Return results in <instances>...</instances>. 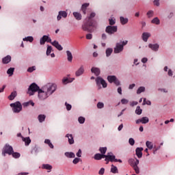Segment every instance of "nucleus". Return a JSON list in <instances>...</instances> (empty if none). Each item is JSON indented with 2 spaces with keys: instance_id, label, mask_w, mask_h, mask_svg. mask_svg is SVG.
I'll list each match as a JSON object with an SVG mask.
<instances>
[{
  "instance_id": "nucleus-10",
  "label": "nucleus",
  "mask_w": 175,
  "mask_h": 175,
  "mask_svg": "<svg viewBox=\"0 0 175 175\" xmlns=\"http://www.w3.org/2000/svg\"><path fill=\"white\" fill-rule=\"evenodd\" d=\"M68 17V12L66 11H59L57 16V21H61L62 18H66Z\"/></svg>"
},
{
  "instance_id": "nucleus-23",
  "label": "nucleus",
  "mask_w": 175,
  "mask_h": 175,
  "mask_svg": "<svg viewBox=\"0 0 175 175\" xmlns=\"http://www.w3.org/2000/svg\"><path fill=\"white\" fill-rule=\"evenodd\" d=\"M40 151V148L35 146L34 147L32 148L31 149V154H34L35 155H38V153Z\"/></svg>"
},
{
  "instance_id": "nucleus-17",
  "label": "nucleus",
  "mask_w": 175,
  "mask_h": 175,
  "mask_svg": "<svg viewBox=\"0 0 175 175\" xmlns=\"http://www.w3.org/2000/svg\"><path fill=\"white\" fill-rule=\"evenodd\" d=\"M139 159H136L135 163L133 166V167L137 174H139V173H140V170L139 169V166H137V165H139Z\"/></svg>"
},
{
  "instance_id": "nucleus-3",
  "label": "nucleus",
  "mask_w": 175,
  "mask_h": 175,
  "mask_svg": "<svg viewBox=\"0 0 175 175\" xmlns=\"http://www.w3.org/2000/svg\"><path fill=\"white\" fill-rule=\"evenodd\" d=\"M10 107H12V111L14 113H20V111L23 110V105H21V103H20V101H16L14 103H11Z\"/></svg>"
},
{
  "instance_id": "nucleus-62",
  "label": "nucleus",
  "mask_w": 175,
  "mask_h": 175,
  "mask_svg": "<svg viewBox=\"0 0 175 175\" xmlns=\"http://www.w3.org/2000/svg\"><path fill=\"white\" fill-rule=\"evenodd\" d=\"M76 155H77V157H78V158H81V149H79L78 150V152H77Z\"/></svg>"
},
{
  "instance_id": "nucleus-26",
  "label": "nucleus",
  "mask_w": 175,
  "mask_h": 175,
  "mask_svg": "<svg viewBox=\"0 0 175 175\" xmlns=\"http://www.w3.org/2000/svg\"><path fill=\"white\" fill-rule=\"evenodd\" d=\"M64 155L67 158H75L76 157V154L73 152H66Z\"/></svg>"
},
{
  "instance_id": "nucleus-41",
  "label": "nucleus",
  "mask_w": 175,
  "mask_h": 175,
  "mask_svg": "<svg viewBox=\"0 0 175 175\" xmlns=\"http://www.w3.org/2000/svg\"><path fill=\"white\" fill-rule=\"evenodd\" d=\"M73 16L76 18V20H81V14L79 12H73Z\"/></svg>"
},
{
  "instance_id": "nucleus-33",
  "label": "nucleus",
  "mask_w": 175,
  "mask_h": 175,
  "mask_svg": "<svg viewBox=\"0 0 175 175\" xmlns=\"http://www.w3.org/2000/svg\"><path fill=\"white\" fill-rule=\"evenodd\" d=\"M38 120L39 122H44L46 120V115L40 114L38 116Z\"/></svg>"
},
{
  "instance_id": "nucleus-31",
  "label": "nucleus",
  "mask_w": 175,
  "mask_h": 175,
  "mask_svg": "<svg viewBox=\"0 0 175 175\" xmlns=\"http://www.w3.org/2000/svg\"><path fill=\"white\" fill-rule=\"evenodd\" d=\"M17 96V92H12L11 94L8 96L10 100H13L14 98Z\"/></svg>"
},
{
  "instance_id": "nucleus-40",
  "label": "nucleus",
  "mask_w": 175,
  "mask_h": 175,
  "mask_svg": "<svg viewBox=\"0 0 175 175\" xmlns=\"http://www.w3.org/2000/svg\"><path fill=\"white\" fill-rule=\"evenodd\" d=\"M99 151L101 153V155H105L106 154V151H107V147H100L99 148Z\"/></svg>"
},
{
  "instance_id": "nucleus-1",
  "label": "nucleus",
  "mask_w": 175,
  "mask_h": 175,
  "mask_svg": "<svg viewBox=\"0 0 175 175\" xmlns=\"http://www.w3.org/2000/svg\"><path fill=\"white\" fill-rule=\"evenodd\" d=\"M57 84L49 83L41 88L35 83H31L28 88V94L30 96L38 92V98L40 100H46L49 96H51L57 91Z\"/></svg>"
},
{
  "instance_id": "nucleus-34",
  "label": "nucleus",
  "mask_w": 175,
  "mask_h": 175,
  "mask_svg": "<svg viewBox=\"0 0 175 175\" xmlns=\"http://www.w3.org/2000/svg\"><path fill=\"white\" fill-rule=\"evenodd\" d=\"M111 172L113 173V174L118 173V168H117V167L115 166L114 165H111Z\"/></svg>"
},
{
  "instance_id": "nucleus-53",
  "label": "nucleus",
  "mask_w": 175,
  "mask_h": 175,
  "mask_svg": "<svg viewBox=\"0 0 175 175\" xmlns=\"http://www.w3.org/2000/svg\"><path fill=\"white\" fill-rule=\"evenodd\" d=\"M33 70H36V66L29 67L27 69V72H29V73H32V72H33Z\"/></svg>"
},
{
  "instance_id": "nucleus-59",
  "label": "nucleus",
  "mask_w": 175,
  "mask_h": 175,
  "mask_svg": "<svg viewBox=\"0 0 175 175\" xmlns=\"http://www.w3.org/2000/svg\"><path fill=\"white\" fill-rule=\"evenodd\" d=\"M153 3L154 6H159L160 5L159 0H154Z\"/></svg>"
},
{
  "instance_id": "nucleus-48",
  "label": "nucleus",
  "mask_w": 175,
  "mask_h": 175,
  "mask_svg": "<svg viewBox=\"0 0 175 175\" xmlns=\"http://www.w3.org/2000/svg\"><path fill=\"white\" fill-rule=\"evenodd\" d=\"M11 155H12L13 158L17 159L20 158L21 154L18 152H14V151H13Z\"/></svg>"
},
{
  "instance_id": "nucleus-60",
  "label": "nucleus",
  "mask_w": 175,
  "mask_h": 175,
  "mask_svg": "<svg viewBox=\"0 0 175 175\" xmlns=\"http://www.w3.org/2000/svg\"><path fill=\"white\" fill-rule=\"evenodd\" d=\"M86 39H88V40H91V39H92V34L91 33H88L86 35Z\"/></svg>"
},
{
  "instance_id": "nucleus-54",
  "label": "nucleus",
  "mask_w": 175,
  "mask_h": 175,
  "mask_svg": "<svg viewBox=\"0 0 175 175\" xmlns=\"http://www.w3.org/2000/svg\"><path fill=\"white\" fill-rule=\"evenodd\" d=\"M129 143L130 146H135V139L133 138H130L129 139Z\"/></svg>"
},
{
  "instance_id": "nucleus-51",
  "label": "nucleus",
  "mask_w": 175,
  "mask_h": 175,
  "mask_svg": "<svg viewBox=\"0 0 175 175\" xmlns=\"http://www.w3.org/2000/svg\"><path fill=\"white\" fill-rule=\"evenodd\" d=\"M97 107L98 109H103V107H105V104L102 102H98L97 103Z\"/></svg>"
},
{
  "instance_id": "nucleus-15",
  "label": "nucleus",
  "mask_w": 175,
  "mask_h": 175,
  "mask_svg": "<svg viewBox=\"0 0 175 175\" xmlns=\"http://www.w3.org/2000/svg\"><path fill=\"white\" fill-rule=\"evenodd\" d=\"M149 49H151L152 51H158L159 50V44H149Z\"/></svg>"
},
{
  "instance_id": "nucleus-13",
  "label": "nucleus",
  "mask_w": 175,
  "mask_h": 175,
  "mask_svg": "<svg viewBox=\"0 0 175 175\" xmlns=\"http://www.w3.org/2000/svg\"><path fill=\"white\" fill-rule=\"evenodd\" d=\"M51 51H53V47L50 45H47V49H46V55H50L51 58L55 57V54L54 53H51Z\"/></svg>"
},
{
  "instance_id": "nucleus-45",
  "label": "nucleus",
  "mask_w": 175,
  "mask_h": 175,
  "mask_svg": "<svg viewBox=\"0 0 175 175\" xmlns=\"http://www.w3.org/2000/svg\"><path fill=\"white\" fill-rule=\"evenodd\" d=\"M111 53H113V49H111V48L107 49V50H106L107 57H110V55H111Z\"/></svg>"
},
{
  "instance_id": "nucleus-32",
  "label": "nucleus",
  "mask_w": 175,
  "mask_h": 175,
  "mask_svg": "<svg viewBox=\"0 0 175 175\" xmlns=\"http://www.w3.org/2000/svg\"><path fill=\"white\" fill-rule=\"evenodd\" d=\"M146 92V88L144 86H140L137 90V95H139V94H142V92Z\"/></svg>"
},
{
  "instance_id": "nucleus-39",
  "label": "nucleus",
  "mask_w": 175,
  "mask_h": 175,
  "mask_svg": "<svg viewBox=\"0 0 175 175\" xmlns=\"http://www.w3.org/2000/svg\"><path fill=\"white\" fill-rule=\"evenodd\" d=\"M152 24H156V25H159L161 24V21H159V18L158 17H155L152 20Z\"/></svg>"
},
{
  "instance_id": "nucleus-36",
  "label": "nucleus",
  "mask_w": 175,
  "mask_h": 175,
  "mask_svg": "<svg viewBox=\"0 0 175 175\" xmlns=\"http://www.w3.org/2000/svg\"><path fill=\"white\" fill-rule=\"evenodd\" d=\"M44 143L45 144H48L49 147H50V148H54V145H53V144L51 143V141L49 139H46L44 140Z\"/></svg>"
},
{
  "instance_id": "nucleus-43",
  "label": "nucleus",
  "mask_w": 175,
  "mask_h": 175,
  "mask_svg": "<svg viewBox=\"0 0 175 175\" xmlns=\"http://www.w3.org/2000/svg\"><path fill=\"white\" fill-rule=\"evenodd\" d=\"M150 119L147 117H143L141 118V124H148Z\"/></svg>"
},
{
  "instance_id": "nucleus-14",
  "label": "nucleus",
  "mask_w": 175,
  "mask_h": 175,
  "mask_svg": "<svg viewBox=\"0 0 175 175\" xmlns=\"http://www.w3.org/2000/svg\"><path fill=\"white\" fill-rule=\"evenodd\" d=\"M135 154L137 155V158H142L143 157V148H137L135 149Z\"/></svg>"
},
{
  "instance_id": "nucleus-38",
  "label": "nucleus",
  "mask_w": 175,
  "mask_h": 175,
  "mask_svg": "<svg viewBox=\"0 0 175 175\" xmlns=\"http://www.w3.org/2000/svg\"><path fill=\"white\" fill-rule=\"evenodd\" d=\"M146 146L148 148H149V150H152L154 145L152 144V142H150V141H147L146 142Z\"/></svg>"
},
{
  "instance_id": "nucleus-57",
  "label": "nucleus",
  "mask_w": 175,
  "mask_h": 175,
  "mask_svg": "<svg viewBox=\"0 0 175 175\" xmlns=\"http://www.w3.org/2000/svg\"><path fill=\"white\" fill-rule=\"evenodd\" d=\"M129 102V100H126V98H122L121 100L122 105H126Z\"/></svg>"
},
{
  "instance_id": "nucleus-52",
  "label": "nucleus",
  "mask_w": 175,
  "mask_h": 175,
  "mask_svg": "<svg viewBox=\"0 0 175 175\" xmlns=\"http://www.w3.org/2000/svg\"><path fill=\"white\" fill-rule=\"evenodd\" d=\"M65 106L66 107V110H68V111L72 110V105L68 103H65Z\"/></svg>"
},
{
  "instance_id": "nucleus-7",
  "label": "nucleus",
  "mask_w": 175,
  "mask_h": 175,
  "mask_svg": "<svg viewBox=\"0 0 175 175\" xmlns=\"http://www.w3.org/2000/svg\"><path fill=\"white\" fill-rule=\"evenodd\" d=\"M118 31L117 26H111L109 25L105 29V32L108 33V35H113Z\"/></svg>"
},
{
  "instance_id": "nucleus-58",
  "label": "nucleus",
  "mask_w": 175,
  "mask_h": 175,
  "mask_svg": "<svg viewBox=\"0 0 175 175\" xmlns=\"http://www.w3.org/2000/svg\"><path fill=\"white\" fill-rule=\"evenodd\" d=\"M138 103H137V101H133L130 103V106H131V107H133L134 106H137Z\"/></svg>"
},
{
  "instance_id": "nucleus-18",
  "label": "nucleus",
  "mask_w": 175,
  "mask_h": 175,
  "mask_svg": "<svg viewBox=\"0 0 175 175\" xmlns=\"http://www.w3.org/2000/svg\"><path fill=\"white\" fill-rule=\"evenodd\" d=\"M65 137L68 139L69 144H75V139L73 138V135L68 133L66 135Z\"/></svg>"
},
{
  "instance_id": "nucleus-56",
  "label": "nucleus",
  "mask_w": 175,
  "mask_h": 175,
  "mask_svg": "<svg viewBox=\"0 0 175 175\" xmlns=\"http://www.w3.org/2000/svg\"><path fill=\"white\" fill-rule=\"evenodd\" d=\"M80 162V159L76 157L74 159V160L72 161V163H74V165H77V163Z\"/></svg>"
},
{
  "instance_id": "nucleus-21",
  "label": "nucleus",
  "mask_w": 175,
  "mask_h": 175,
  "mask_svg": "<svg viewBox=\"0 0 175 175\" xmlns=\"http://www.w3.org/2000/svg\"><path fill=\"white\" fill-rule=\"evenodd\" d=\"M66 55H67V61L68 62H72L73 61V55H72V52L70 51H66Z\"/></svg>"
},
{
  "instance_id": "nucleus-63",
  "label": "nucleus",
  "mask_w": 175,
  "mask_h": 175,
  "mask_svg": "<svg viewBox=\"0 0 175 175\" xmlns=\"http://www.w3.org/2000/svg\"><path fill=\"white\" fill-rule=\"evenodd\" d=\"M135 87H136V84L132 83V84L129 85V90H133V88H135Z\"/></svg>"
},
{
  "instance_id": "nucleus-12",
  "label": "nucleus",
  "mask_w": 175,
  "mask_h": 175,
  "mask_svg": "<svg viewBox=\"0 0 175 175\" xmlns=\"http://www.w3.org/2000/svg\"><path fill=\"white\" fill-rule=\"evenodd\" d=\"M51 44L52 46H54L57 50H59V51H62L64 50V47L61 44H59V42L57 40H54L53 42H51Z\"/></svg>"
},
{
  "instance_id": "nucleus-19",
  "label": "nucleus",
  "mask_w": 175,
  "mask_h": 175,
  "mask_svg": "<svg viewBox=\"0 0 175 175\" xmlns=\"http://www.w3.org/2000/svg\"><path fill=\"white\" fill-rule=\"evenodd\" d=\"M92 73H94L95 76H99L100 75V69L96 67H92L91 69Z\"/></svg>"
},
{
  "instance_id": "nucleus-42",
  "label": "nucleus",
  "mask_w": 175,
  "mask_h": 175,
  "mask_svg": "<svg viewBox=\"0 0 175 175\" xmlns=\"http://www.w3.org/2000/svg\"><path fill=\"white\" fill-rule=\"evenodd\" d=\"M14 73V68H10L7 70V74L9 75V77H11V76Z\"/></svg>"
},
{
  "instance_id": "nucleus-28",
  "label": "nucleus",
  "mask_w": 175,
  "mask_h": 175,
  "mask_svg": "<svg viewBox=\"0 0 175 175\" xmlns=\"http://www.w3.org/2000/svg\"><path fill=\"white\" fill-rule=\"evenodd\" d=\"M90 6V3H85L82 5V7H81V10L83 13V14H85V10H87V8H88Z\"/></svg>"
},
{
  "instance_id": "nucleus-20",
  "label": "nucleus",
  "mask_w": 175,
  "mask_h": 175,
  "mask_svg": "<svg viewBox=\"0 0 175 175\" xmlns=\"http://www.w3.org/2000/svg\"><path fill=\"white\" fill-rule=\"evenodd\" d=\"M84 73V66H81L79 70H77L75 72V75L77 77H79V76H81Z\"/></svg>"
},
{
  "instance_id": "nucleus-37",
  "label": "nucleus",
  "mask_w": 175,
  "mask_h": 175,
  "mask_svg": "<svg viewBox=\"0 0 175 175\" xmlns=\"http://www.w3.org/2000/svg\"><path fill=\"white\" fill-rule=\"evenodd\" d=\"M24 42H30V43H32L33 42V37L32 36H27L23 39Z\"/></svg>"
},
{
  "instance_id": "nucleus-44",
  "label": "nucleus",
  "mask_w": 175,
  "mask_h": 175,
  "mask_svg": "<svg viewBox=\"0 0 175 175\" xmlns=\"http://www.w3.org/2000/svg\"><path fill=\"white\" fill-rule=\"evenodd\" d=\"M143 113V109L140 108V106H137L135 109V114H137V116H140Z\"/></svg>"
},
{
  "instance_id": "nucleus-5",
  "label": "nucleus",
  "mask_w": 175,
  "mask_h": 175,
  "mask_svg": "<svg viewBox=\"0 0 175 175\" xmlns=\"http://www.w3.org/2000/svg\"><path fill=\"white\" fill-rule=\"evenodd\" d=\"M13 151V147L9 145V144H6L3 148L2 155H3V157H5V154H8V155H12Z\"/></svg>"
},
{
  "instance_id": "nucleus-61",
  "label": "nucleus",
  "mask_w": 175,
  "mask_h": 175,
  "mask_svg": "<svg viewBox=\"0 0 175 175\" xmlns=\"http://www.w3.org/2000/svg\"><path fill=\"white\" fill-rule=\"evenodd\" d=\"M98 174H100V175H103V174H105V168H101L100 170H99V172H98Z\"/></svg>"
},
{
  "instance_id": "nucleus-50",
  "label": "nucleus",
  "mask_w": 175,
  "mask_h": 175,
  "mask_svg": "<svg viewBox=\"0 0 175 175\" xmlns=\"http://www.w3.org/2000/svg\"><path fill=\"white\" fill-rule=\"evenodd\" d=\"M129 163L133 167V166H135V163H136V161H135V160L133 159H129Z\"/></svg>"
},
{
  "instance_id": "nucleus-49",
  "label": "nucleus",
  "mask_w": 175,
  "mask_h": 175,
  "mask_svg": "<svg viewBox=\"0 0 175 175\" xmlns=\"http://www.w3.org/2000/svg\"><path fill=\"white\" fill-rule=\"evenodd\" d=\"M174 16V12H170L167 16V18H168V20H170L171 18H173Z\"/></svg>"
},
{
  "instance_id": "nucleus-55",
  "label": "nucleus",
  "mask_w": 175,
  "mask_h": 175,
  "mask_svg": "<svg viewBox=\"0 0 175 175\" xmlns=\"http://www.w3.org/2000/svg\"><path fill=\"white\" fill-rule=\"evenodd\" d=\"M116 24V19L114 18L109 19V25H114Z\"/></svg>"
},
{
  "instance_id": "nucleus-30",
  "label": "nucleus",
  "mask_w": 175,
  "mask_h": 175,
  "mask_svg": "<svg viewBox=\"0 0 175 175\" xmlns=\"http://www.w3.org/2000/svg\"><path fill=\"white\" fill-rule=\"evenodd\" d=\"M120 23L122 25H125V24H128L129 20L127 18H124V16H120Z\"/></svg>"
},
{
  "instance_id": "nucleus-29",
  "label": "nucleus",
  "mask_w": 175,
  "mask_h": 175,
  "mask_svg": "<svg viewBox=\"0 0 175 175\" xmlns=\"http://www.w3.org/2000/svg\"><path fill=\"white\" fill-rule=\"evenodd\" d=\"M75 80V78L72 79H68V78H64L62 79L63 84H68L69 83H72Z\"/></svg>"
},
{
  "instance_id": "nucleus-27",
  "label": "nucleus",
  "mask_w": 175,
  "mask_h": 175,
  "mask_svg": "<svg viewBox=\"0 0 175 175\" xmlns=\"http://www.w3.org/2000/svg\"><path fill=\"white\" fill-rule=\"evenodd\" d=\"M42 169H45L46 170H49L48 171L49 173L51 172V169H53V166L50 164H43L42 165Z\"/></svg>"
},
{
  "instance_id": "nucleus-22",
  "label": "nucleus",
  "mask_w": 175,
  "mask_h": 175,
  "mask_svg": "<svg viewBox=\"0 0 175 175\" xmlns=\"http://www.w3.org/2000/svg\"><path fill=\"white\" fill-rule=\"evenodd\" d=\"M12 61V57L10 55H7L2 59L3 64H9Z\"/></svg>"
},
{
  "instance_id": "nucleus-16",
  "label": "nucleus",
  "mask_w": 175,
  "mask_h": 175,
  "mask_svg": "<svg viewBox=\"0 0 175 175\" xmlns=\"http://www.w3.org/2000/svg\"><path fill=\"white\" fill-rule=\"evenodd\" d=\"M151 37V33L149 32H144L142 33V38L144 42H148V38Z\"/></svg>"
},
{
  "instance_id": "nucleus-8",
  "label": "nucleus",
  "mask_w": 175,
  "mask_h": 175,
  "mask_svg": "<svg viewBox=\"0 0 175 175\" xmlns=\"http://www.w3.org/2000/svg\"><path fill=\"white\" fill-rule=\"evenodd\" d=\"M105 161L107 162V163L110 162H116V156L113 154V152H108L107 154H105Z\"/></svg>"
},
{
  "instance_id": "nucleus-6",
  "label": "nucleus",
  "mask_w": 175,
  "mask_h": 175,
  "mask_svg": "<svg viewBox=\"0 0 175 175\" xmlns=\"http://www.w3.org/2000/svg\"><path fill=\"white\" fill-rule=\"evenodd\" d=\"M107 80H108L109 83H110L111 84L112 83H114V84L116 85L117 86L121 85V82L120 81V80H118V79H117V77H116L114 75L108 76Z\"/></svg>"
},
{
  "instance_id": "nucleus-11",
  "label": "nucleus",
  "mask_w": 175,
  "mask_h": 175,
  "mask_svg": "<svg viewBox=\"0 0 175 175\" xmlns=\"http://www.w3.org/2000/svg\"><path fill=\"white\" fill-rule=\"evenodd\" d=\"M46 42H47V43H51V38H49V36H43L40 39V44L41 45L44 44V43H46Z\"/></svg>"
},
{
  "instance_id": "nucleus-2",
  "label": "nucleus",
  "mask_w": 175,
  "mask_h": 175,
  "mask_svg": "<svg viewBox=\"0 0 175 175\" xmlns=\"http://www.w3.org/2000/svg\"><path fill=\"white\" fill-rule=\"evenodd\" d=\"M95 16H96V14L95 12H92L90 15L85 19L83 24L81 26L83 31L90 33L94 32V29L92 28H95L96 25L94 23L92 18H94Z\"/></svg>"
},
{
  "instance_id": "nucleus-24",
  "label": "nucleus",
  "mask_w": 175,
  "mask_h": 175,
  "mask_svg": "<svg viewBox=\"0 0 175 175\" xmlns=\"http://www.w3.org/2000/svg\"><path fill=\"white\" fill-rule=\"evenodd\" d=\"M22 140L25 142V146H29V144H31V138L29 137H22Z\"/></svg>"
},
{
  "instance_id": "nucleus-35",
  "label": "nucleus",
  "mask_w": 175,
  "mask_h": 175,
  "mask_svg": "<svg viewBox=\"0 0 175 175\" xmlns=\"http://www.w3.org/2000/svg\"><path fill=\"white\" fill-rule=\"evenodd\" d=\"M35 106V103L32 100H29L28 102L24 103L23 106L24 107H28V106Z\"/></svg>"
},
{
  "instance_id": "nucleus-46",
  "label": "nucleus",
  "mask_w": 175,
  "mask_h": 175,
  "mask_svg": "<svg viewBox=\"0 0 175 175\" xmlns=\"http://www.w3.org/2000/svg\"><path fill=\"white\" fill-rule=\"evenodd\" d=\"M146 16H148V18H151V17H152L154 16V11L153 10H149L147 12Z\"/></svg>"
},
{
  "instance_id": "nucleus-4",
  "label": "nucleus",
  "mask_w": 175,
  "mask_h": 175,
  "mask_svg": "<svg viewBox=\"0 0 175 175\" xmlns=\"http://www.w3.org/2000/svg\"><path fill=\"white\" fill-rule=\"evenodd\" d=\"M96 84L97 87H98V90H100V88H102V86L103 88H107V83H106V81H105V79H103V78L100 77H98L97 78H96Z\"/></svg>"
},
{
  "instance_id": "nucleus-9",
  "label": "nucleus",
  "mask_w": 175,
  "mask_h": 175,
  "mask_svg": "<svg viewBox=\"0 0 175 175\" xmlns=\"http://www.w3.org/2000/svg\"><path fill=\"white\" fill-rule=\"evenodd\" d=\"M124 51V45L121 44V42L116 43V45L114 48L113 53L115 54H119V53H121Z\"/></svg>"
},
{
  "instance_id": "nucleus-47",
  "label": "nucleus",
  "mask_w": 175,
  "mask_h": 175,
  "mask_svg": "<svg viewBox=\"0 0 175 175\" xmlns=\"http://www.w3.org/2000/svg\"><path fill=\"white\" fill-rule=\"evenodd\" d=\"M78 121H79V124H84V122H85V118L83 116H80L78 118Z\"/></svg>"
},
{
  "instance_id": "nucleus-64",
  "label": "nucleus",
  "mask_w": 175,
  "mask_h": 175,
  "mask_svg": "<svg viewBox=\"0 0 175 175\" xmlns=\"http://www.w3.org/2000/svg\"><path fill=\"white\" fill-rule=\"evenodd\" d=\"M167 75L170 77L173 76V71L172 70V69L168 70Z\"/></svg>"
},
{
  "instance_id": "nucleus-25",
  "label": "nucleus",
  "mask_w": 175,
  "mask_h": 175,
  "mask_svg": "<svg viewBox=\"0 0 175 175\" xmlns=\"http://www.w3.org/2000/svg\"><path fill=\"white\" fill-rule=\"evenodd\" d=\"M102 158H105V154H101L100 153H97L94 155V159H96V161H100Z\"/></svg>"
}]
</instances>
